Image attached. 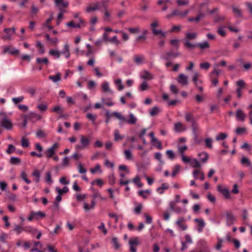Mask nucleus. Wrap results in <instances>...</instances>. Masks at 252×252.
I'll use <instances>...</instances> for the list:
<instances>
[{
  "label": "nucleus",
  "instance_id": "nucleus-43",
  "mask_svg": "<svg viewBox=\"0 0 252 252\" xmlns=\"http://www.w3.org/2000/svg\"><path fill=\"white\" fill-rule=\"evenodd\" d=\"M21 162V159L17 157H11L10 158V162L12 164H18Z\"/></svg>",
  "mask_w": 252,
  "mask_h": 252
},
{
  "label": "nucleus",
  "instance_id": "nucleus-21",
  "mask_svg": "<svg viewBox=\"0 0 252 252\" xmlns=\"http://www.w3.org/2000/svg\"><path fill=\"white\" fill-rule=\"evenodd\" d=\"M101 101L103 103L108 106H112L114 105V102H112L111 98H105L104 97L101 98Z\"/></svg>",
  "mask_w": 252,
  "mask_h": 252
},
{
  "label": "nucleus",
  "instance_id": "nucleus-16",
  "mask_svg": "<svg viewBox=\"0 0 252 252\" xmlns=\"http://www.w3.org/2000/svg\"><path fill=\"white\" fill-rule=\"evenodd\" d=\"M194 221L198 224V231L201 232L205 224L203 220L202 219H195Z\"/></svg>",
  "mask_w": 252,
  "mask_h": 252
},
{
  "label": "nucleus",
  "instance_id": "nucleus-53",
  "mask_svg": "<svg viewBox=\"0 0 252 252\" xmlns=\"http://www.w3.org/2000/svg\"><path fill=\"white\" fill-rule=\"evenodd\" d=\"M36 135L39 138H45L47 136V134L41 130H38L36 132Z\"/></svg>",
  "mask_w": 252,
  "mask_h": 252
},
{
  "label": "nucleus",
  "instance_id": "nucleus-38",
  "mask_svg": "<svg viewBox=\"0 0 252 252\" xmlns=\"http://www.w3.org/2000/svg\"><path fill=\"white\" fill-rule=\"evenodd\" d=\"M185 46L189 49H192L197 47V44H192L189 40H185Z\"/></svg>",
  "mask_w": 252,
  "mask_h": 252
},
{
  "label": "nucleus",
  "instance_id": "nucleus-56",
  "mask_svg": "<svg viewBox=\"0 0 252 252\" xmlns=\"http://www.w3.org/2000/svg\"><path fill=\"white\" fill-rule=\"evenodd\" d=\"M36 46L39 49L40 53L43 54L44 53L45 50H44V47L42 46V45L40 41H37Z\"/></svg>",
  "mask_w": 252,
  "mask_h": 252
},
{
  "label": "nucleus",
  "instance_id": "nucleus-54",
  "mask_svg": "<svg viewBox=\"0 0 252 252\" xmlns=\"http://www.w3.org/2000/svg\"><path fill=\"white\" fill-rule=\"evenodd\" d=\"M190 164L192 165V167L195 168L200 167L201 166L200 163L196 159H193L190 160Z\"/></svg>",
  "mask_w": 252,
  "mask_h": 252
},
{
  "label": "nucleus",
  "instance_id": "nucleus-62",
  "mask_svg": "<svg viewBox=\"0 0 252 252\" xmlns=\"http://www.w3.org/2000/svg\"><path fill=\"white\" fill-rule=\"evenodd\" d=\"M218 33L221 36H225L226 32L224 30V28L222 27H219L218 30Z\"/></svg>",
  "mask_w": 252,
  "mask_h": 252
},
{
  "label": "nucleus",
  "instance_id": "nucleus-5",
  "mask_svg": "<svg viewBox=\"0 0 252 252\" xmlns=\"http://www.w3.org/2000/svg\"><path fill=\"white\" fill-rule=\"evenodd\" d=\"M217 188L218 190L225 197V198H230V192L227 188L223 187L220 185L218 186Z\"/></svg>",
  "mask_w": 252,
  "mask_h": 252
},
{
  "label": "nucleus",
  "instance_id": "nucleus-14",
  "mask_svg": "<svg viewBox=\"0 0 252 252\" xmlns=\"http://www.w3.org/2000/svg\"><path fill=\"white\" fill-rule=\"evenodd\" d=\"M52 111L53 112H57L60 115L59 118H62L65 116V115L63 114V112L64 111L63 109L60 106H55L53 108Z\"/></svg>",
  "mask_w": 252,
  "mask_h": 252
},
{
  "label": "nucleus",
  "instance_id": "nucleus-29",
  "mask_svg": "<svg viewBox=\"0 0 252 252\" xmlns=\"http://www.w3.org/2000/svg\"><path fill=\"white\" fill-rule=\"evenodd\" d=\"M20 177L27 184H29L31 183V181L28 179L27 175L24 171L21 172Z\"/></svg>",
  "mask_w": 252,
  "mask_h": 252
},
{
  "label": "nucleus",
  "instance_id": "nucleus-52",
  "mask_svg": "<svg viewBox=\"0 0 252 252\" xmlns=\"http://www.w3.org/2000/svg\"><path fill=\"white\" fill-rule=\"evenodd\" d=\"M45 36L47 40L51 42L53 44H56L58 42V39L57 38H50L49 35L48 34H46Z\"/></svg>",
  "mask_w": 252,
  "mask_h": 252
},
{
  "label": "nucleus",
  "instance_id": "nucleus-37",
  "mask_svg": "<svg viewBox=\"0 0 252 252\" xmlns=\"http://www.w3.org/2000/svg\"><path fill=\"white\" fill-rule=\"evenodd\" d=\"M132 182L139 188H141L143 186V184L140 182V178L138 176H136L133 180Z\"/></svg>",
  "mask_w": 252,
  "mask_h": 252
},
{
  "label": "nucleus",
  "instance_id": "nucleus-55",
  "mask_svg": "<svg viewBox=\"0 0 252 252\" xmlns=\"http://www.w3.org/2000/svg\"><path fill=\"white\" fill-rule=\"evenodd\" d=\"M166 154L168 158L170 159H173L175 158V154L173 151L171 150L166 151Z\"/></svg>",
  "mask_w": 252,
  "mask_h": 252
},
{
  "label": "nucleus",
  "instance_id": "nucleus-64",
  "mask_svg": "<svg viewBox=\"0 0 252 252\" xmlns=\"http://www.w3.org/2000/svg\"><path fill=\"white\" fill-rule=\"evenodd\" d=\"M200 67L202 69L207 70L210 67V64L208 62L203 63L200 64Z\"/></svg>",
  "mask_w": 252,
  "mask_h": 252
},
{
  "label": "nucleus",
  "instance_id": "nucleus-59",
  "mask_svg": "<svg viewBox=\"0 0 252 252\" xmlns=\"http://www.w3.org/2000/svg\"><path fill=\"white\" fill-rule=\"evenodd\" d=\"M61 53H60L58 50H50L49 51V54L51 55L54 56H55L57 58H60Z\"/></svg>",
  "mask_w": 252,
  "mask_h": 252
},
{
  "label": "nucleus",
  "instance_id": "nucleus-19",
  "mask_svg": "<svg viewBox=\"0 0 252 252\" xmlns=\"http://www.w3.org/2000/svg\"><path fill=\"white\" fill-rule=\"evenodd\" d=\"M185 119L187 122H190L191 125H193V126L195 125V121L194 120L193 117L191 113H187L185 114Z\"/></svg>",
  "mask_w": 252,
  "mask_h": 252
},
{
  "label": "nucleus",
  "instance_id": "nucleus-4",
  "mask_svg": "<svg viewBox=\"0 0 252 252\" xmlns=\"http://www.w3.org/2000/svg\"><path fill=\"white\" fill-rule=\"evenodd\" d=\"M185 219L183 217H180L176 221V224L181 230H186L188 228V225L184 223Z\"/></svg>",
  "mask_w": 252,
  "mask_h": 252
},
{
  "label": "nucleus",
  "instance_id": "nucleus-48",
  "mask_svg": "<svg viewBox=\"0 0 252 252\" xmlns=\"http://www.w3.org/2000/svg\"><path fill=\"white\" fill-rule=\"evenodd\" d=\"M241 163L244 165L247 166H249L251 164V162L249 160V159L246 158V157H242L241 160Z\"/></svg>",
  "mask_w": 252,
  "mask_h": 252
},
{
  "label": "nucleus",
  "instance_id": "nucleus-23",
  "mask_svg": "<svg viewBox=\"0 0 252 252\" xmlns=\"http://www.w3.org/2000/svg\"><path fill=\"white\" fill-rule=\"evenodd\" d=\"M153 33L155 35H160V37H166V33L165 32H162L160 30H157L156 29H152Z\"/></svg>",
  "mask_w": 252,
  "mask_h": 252
},
{
  "label": "nucleus",
  "instance_id": "nucleus-9",
  "mask_svg": "<svg viewBox=\"0 0 252 252\" xmlns=\"http://www.w3.org/2000/svg\"><path fill=\"white\" fill-rule=\"evenodd\" d=\"M101 90L104 93H108L110 94H113V91L109 88V83L106 82H103L101 84Z\"/></svg>",
  "mask_w": 252,
  "mask_h": 252
},
{
  "label": "nucleus",
  "instance_id": "nucleus-40",
  "mask_svg": "<svg viewBox=\"0 0 252 252\" xmlns=\"http://www.w3.org/2000/svg\"><path fill=\"white\" fill-rule=\"evenodd\" d=\"M227 136V134L225 133H220L216 137L217 141L222 140L225 139Z\"/></svg>",
  "mask_w": 252,
  "mask_h": 252
},
{
  "label": "nucleus",
  "instance_id": "nucleus-57",
  "mask_svg": "<svg viewBox=\"0 0 252 252\" xmlns=\"http://www.w3.org/2000/svg\"><path fill=\"white\" fill-rule=\"evenodd\" d=\"M62 200V195L58 193V195L56 197V201L54 202V206L56 208H58L59 206V202Z\"/></svg>",
  "mask_w": 252,
  "mask_h": 252
},
{
  "label": "nucleus",
  "instance_id": "nucleus-2",
  "mask_svg": "<svg viewBox=\"0 0 252 252\" xmlns=\"http://www.w3.org/2000/svg\"><path fill=\"white\" fill-rule=\"evenodd\" d=\"M80 144H77L75 146V149L77 150H84L87 148L90 144V140L88 137L84 135H80Z\"/></svg>",
  "mask_w": 252,
  "mask_h": 252
},
{
  "label": "nucleus",
  "instance_id": "nucleus-61",
  "mask_svg": "<svg viewBox=\"0 0 252 252\" xmlns=\"http://www.w3.org/2000/svg\"><path fill=\"white\" fill-rule=\"evenodd\" d=\"M15 147L13 145L10 144L8 146V147L6 150V152L7 154H10L13 153L15 151Z\"/></svg>",
  "mask_w": 252,
  "mask_h": 252
},
{
  "label": "nucleus",
  "instance_id": "nucleus-13",
  "mask_svg": "<svg viewBox=\"0 0 252 252\" xmlns=\"http://www.w3.org/2000/svg\"><path fill=\"white\" fill-rule=\"evenodd\" d=\"M236 116L237 120L241 121L242 122L244 121L246 117L245 114L241 109L237 110L236 112Z\"/></svg>",
  "mask_w": 252,
  "mask_h": 252
},
{
  "label": "nucleus",
  "instance_id": "nucleus-11",
  "mask_svg": "<svg viewBox=\"0 0 252 252\" xmlns=\"http://www.w3.org/2000/svg\"><path fill=\"white\" fill-rule=\"evenodd\" d=\"M177 81L183 86H186L188 84V77L184 74H180L178 78Z\"/></svg>",
  "mask_w": 252,
  "mask_h": 252
},
{
  "label": "nucleus",
  "instance_id": "nucleus-42",
  "mask_svg": "<svg viewBox=\"0 0 252 252\" xmlns=\"http://www.w3.org/2000/svg\"><path fill=\"white\" fill-rule=\"evenodd\" d=\"M37 108L41 112L45 111L47 109V105L44 103H39L37 105Z\"/></svg>",
  "mask_w": 252,
  "mask_h": 252
},
{
  "label": "nucleus",
  "instance_id": "nucleus-41",
  "mask_svg": "<svg viewBox=\"0 0 252 252\" xmlns=\"http://www.w3.org/2000/svg\"><path fill=\"white\" fill-rule=\"evenodd\" d=\"M66 25L67 26L71 27V28H80L81 27V24L80 23H77L75 24L73 21H70L69 22H68L66 24Z\"/></svg>",
  "mask_w": 252,
  "mask_h": 252
},
{
  "label": "nucleus",
  "instance_id": "nucleus-28",
  "mask_svg": "<svg viewBox=\"0 0 252 252\" xmlns=\"http://www.w3.org/2000/svg\"><path fill=\"white\" fill-rule=\"evenodd\" d=\"M198 156L201 157L200 160L203 163H205L207 161L209 157L208 154L206 153H200L198 154Z\"/></svg>",
  "mask_w": 252,
  "mask_h": 252
},
{
  "label": "nucleus",
  "instance_id": "nucleus-17",
  "mask_svg": "<svg viewBox=\"0 0 252 252\" xmlns=\"http://www.w3.org/2000/svg\"><path fill=\"white\" fill-rule=\"evenodd\" d=\"M129 119L128 120L126 119L125 122L130 125H134L136 123L137 119L133 114L130 113L129 115Z\"/></svg>",
  "mask_w": 252,
  "mask_h": 252
},
{
  "label": "nucleus",
  "instance_id": "nucleus-31",
  "mask_svg": "<svg viewBox=\"0 0 252 252\" xmlns=\"http://www.w3.org/2000/svg\"><path fill=\"white\" fill-rule=\"evenodd\" d=\"M61 74L58 73L56 75L50 76L49 79L52 80L54 82H57L61 80Z\"/></svg>",
  "mask_w": 252,
  "mask_h": 252
},
{
  "label": "nucleus",
  "instance_id": "nucleus-45",
  "mask_svg": "<svg viewBox=\"0 0 252 252\" xmlns=\"http://www.w3.org/2000/svg\"><path fill=\"white\" fill-rule=\"evenodd\" d=\"M111 115L112 116H115L117 118H118L121 121L124 122L126 121L125 118L117 112H115L113 113Z\"/></svg>",
  "mask_w": 252,
  "mask_h": 252
},
{
  "label": "nucleus",
  "instance_id": "nucleus-3",
  "mask_svg": "<svg viewBox=\"0 0 252 252\" xmlns=\"http://www.w3.org/2000/svg\"><path fill=\"white\" fill-rule=\"evenodd\" d=\"M15 31L16 29L14 27L4 29L3 31L7 34V35L2 36V39L4 40H10L11 39L12 35L15 33Z\"/></svg>",
  "mask_w": 252,
  "mask_h": 252
},
{
  "label": "nucleus",
  "instance_id": "nucleus-6",
  "mask_svg": "<svg viewBox=\"0 0 252 252\" xmlns=\"http://www.w3.org/2000/svg\"><path fill=\"white\" fill-rule=\"evenodd\" d=\"M226 221L227 225H231L233 224L236 221L235 216L231 213L228 212H226Z\"/></svg>",
  "mask_w": 252,
  "mask_h": 252
},
{
  "label": "nucleus",
  "instance_id": "nucleus-46",
  "mask_svg": "<svg viewBox=\"0 0 252 252\" xmlns=\"http://www.w3.org/2000/svg\"><path fill=\"white\" fill-rule=\"evenodd\" d=\"M236 85L238 86L237 88H241L243 89L246 86V84L243 80H239L236 82Z\"/></svg>",
  "mask_w": 252,
  "mask_h": 252
},
{
  "label": "nucleus",
  "instance_id": "nucleus-36",
  "mask_svg": "<svg viewBox=\"0 0 252 252\" xmlns=\"http://www.w3.org/2000/svg\"><path fill=\"white\" fill-rule=\"evenodd\" d=\"M144 58L142 56L135 55L134 56V62L137 64H141L143 63Z\"/></svg>",
  "mask_w": 252,
  "mask_h": 252
},
{
  "label": "nucleus",
  "instance_id": "nucleus-33",
  "mask_svg": "<svg viewBox=\"0 0 252 252\" xmlns=\"http://www.w3.org/2000/svg\"><path fill=\"white\" fill-rule=\"evenodd\" d=\"M186 40L195 39L197 37V34L195 32H189L186 34Z\"/></svg>",
  "mask_w": 252,
  "mask_h": 252
},
{
  "label": "nucleus",
  "instance_id": "nucleus-60",
  "mask_svg": "<svg viewBox=\"0 0 252 252\" xmlns=\"http://www.w3.org/2000/svg\"><path fill=\"white\" fill-rule=\"evenodd\" d=\"M87 118L90 120L94 122L96 119V116L92 114L91 113H87L86 115Z\"/></svg>",
  "mask_w": 252,
  "mask_h": 252
},
{
  "label": "nucleus",
  "instance_id": "nucleus-32",
  "mask_svg": "<svg viewBox=\"0 0 252 252\" xmlns=\"http://www.w3.org/2000/svg\"><path fill=\"white\" fill-rule=\"evenodd\" d=\"M33 215L34 216V219L36 220H38L40 218H43L45 216V214L41 211H38L37 212L33 211Z\"/></svg>",
  "mask_w": 252,
  "mask_h": 252
},
{
  "label": "nucleus",
  "instance_id": "nucleus-39",
  "mask_svg": "<svg viewBox=\"0 0 252 252\" xmlns=\"http://www.w3.org/2000/svg\"><path fill=\"white\" fill-rule=\"evenodd\" d=\"M149 88L147 82L146 81H143L139 87V90L141 91H144L148 90Z\"/></svg>",
  "mask_w": 252,
  "mask_h": 252
},
{
  "label": "nucleus",
  "instance_id": "nucleus-20",
  "mask_svg": "<svg viewBox=\"0 0 252 252\" xmlns=\"http://www.w3.org/2000/svg\"><path fill=\"white\" fill-rule=\"evenodd\" d=\"M98 9H99L98 3L96 2V3L94 4V6H92V5L88 6L86 8V11L87 12L89 13V12H91V11H95V10H98Z\"/></svg>",
  "mask_w": 252,
  "mask_h": 252
},
{
  "label": "nucleus",
  "instance_id": "nucleus-51",
  "mask_svg": "<svg viewBox=\"0 0 252 252\" xmlns=\"http://www.w3.org/2000/svg\"><path fill=\"white\" fill-rule=\"evenodd\" d=\"M55 3L57 5H62L63 7L68 5V2L63 1V0H55Z\"/></svg>",
  "mask_w": 252,
  "mask_h": 252
},
{
  "label": "nucleus",
  "instance_id": "nucleus-25",
  "mask_svg": "<svg viewBox=\"0 0 252 252\" xmlns=\"http://www.w3.org/2000/svg\"><path fill=\"white\" fill-rule=\"evenodd\" d=\"M37 64H44L48 65L49 64V61L47 58H37L36 60Z\"/></svg>",
  "mask_w": 252,
  "mask_h": 252
},
{
  "label": "nucleus",
  "instance_id": "nucleus-12",
  "mask_svg": "<svg viewBox=\"0 0 252 252\" xmlns=\"http://www.w3.org/2000/svg\"><path fill=\"white\" fill-rule=\"evenodd\" d=\"M140 77L141 78L143 79L150 80L154 78V76L152 73H151L148 71L144 70L142 72V74H141Z\"/></svg>",
  "mask_w": 252,
  "mask_h": 252
},
{
  "label": "nucleus",
  "instance_id": "nucleus-22",
  "mask_svg": "<svg viewBox=\"0 0 252 252\" xmlns=\"http://www.w3.org/2000/svg\"><path fill=\"white\" fill-rule=\"evenodd\" d=\"M160 109L158 106H154L150 110V114L151 116H155L159 113Z\"/></svg>",
  "mask_w": 252,
  "mask_h": 252
},
{
  "label": "nucleus",
  "instance_id": "nucleus-18",
  "mask_svg": "<svg viewBox=\"0 0 252 252\" xmlns=\"http://www.w3.org/2000/svg\"><path fill=\"white\" fill-rule=\"evenodd\" d=\"M174 129L176 132H181L184 131L186 127L181 123H177L175 124Z\"/></svg>",
  "mask_w": 252,
  "mask_h": 252
},
{
  "label": "nucleus",
  "instance_id": "nucleus-30",
  "mask_svg": "<svg viewBox=\"0 0 252 252\" xmlns=\"http://www.w3.org/2000/svg\"><path fill=\"white\" fill-rule=\"evenodd\" d=\"M197 47H199L201 49H204L209 48L210 45L207 41H204L202 43H197Z\"/></svg>",
  "mask_w": 252,
  "mask_h": 252
},
{
  "label": "nucleus",
  "instance_id": "nucleus-24",
  "mask_svg": "<svg viewBox=\"0 0 252 252\" xmlns=\"http://www.w3.org/2000/svg\"><path fill=\"white\" fill-rule=\"evenodd\" d=\"M114 140L116 141H118L120 140H122L124 138L123 136H121L120 134L119 130L118 129H115L114 132Z\"/></svg>",
  "mask_w": 252,
  "mask_h": 252
},
{
  "label": "nucleus",
  "instance_id": "nucleus-10",
  "mask_svg": "<svg viewBox=\"0 0 252 252\" xmlns=\"http://www.w3.org/2000/svg\"><path fill=\"white\" fill-rule=\"evenodd\" d=\"M205 16V14L203 13L201 10H199L198 14L195 18L190 17L189 18L188 21L190 22H197L199 21L201 19L203 18Z\"/></svg>",
  "mask_w": 252,
  "mask_h": 252
},
{
  "label": "nucleus",
  "instance_id": "nucleus-58",
  "mask_svg": "<svg viewBox=\"0 0 252 252\" xmlns=\"http://www.w3.org/2000/svg\"><path fill=\"white\" fill-rule=\"evenodd\" d=\"M124 155H125L126 158L127 159H130L132 158V154L130 150H125L124 151Z\"/></svg>",
  "mask_w": 252,
  "mask_h": 252
},
{
  "label": "nucleus",
  "instance_id": "nucleus-47",
  "mask_svg": "<svg viewBox=\"0 0 252 252\" xmlns=\"http://www.w3.org/2000/svg\"><path fill=\"white\" fill-rule=\"evenodd\" d=\"M24 99V97L23 96H21L18 97H13L12 100L14 104H17L22 102Z\"/></svg>",
  "mask_w": 252,
  "mask_h": 252
},
{
  "label": "nucleus",
  "instance_id": "nucleus-35",
  "mask_svg": "<svg viewBox=\"0 0 252 252\" xmlns=\"http://www.w3.org/2000/svg\"><path fill=\"white\" fill-rule=\"evenodd\" d=\"M56 190L59 194L62 195L63 193L67 192L68 191V189L66 186L64 187L63 189H61L59 187H56Z\"/></svg>",
  "mask_w": 252,
  "mask_h": 252
},
{
  "label": "nucleus",
  "instance_id": "nucleus-34",
  "mask_svg": "<svg viewBox=\"0 0 252 252\" xmlns=\"http://www.w3.org/2000/svg\"><path fill=\"white\" fill-rule=\"evenodd\" d=\"M199 73L195 72V73H194V74L192 77V81L194 83L195 86H197V84H198V83H202L201 81L198 80V78L199 77Z\"/></svg>",
  "mask_w": 252,
  "mask_h": 252
},
{
  "label": "nucleus",
  "instance_id": "nucleus-49",
  "mask_svg": "<svg viewBox=\"0 0 252 252\" xmlns=\"http://www.w3.org/2000/svg\"><path fill=\"white\" fill-rule=\"evenodd\" d=\"M116 85L118 87V89L119 91L122 90L124 89V86L122 84V80L118 79L115 81Z\"/></svg>",
  "mask_w": 252,
  "mask_h": 252
},
{
  "label": "nucleus",
  "instance_id": "nucleus-27",
  "mask_svg": "<svg viewBox=\"0 0 252 252\" xmlns=\"http://www.w3.org/2000/svg\"><path fill=\"white\" fill-rule=\"evenodd\" d=\"M112 242L113 243V244L114 245V248L115 250H117L120 248L121 245L119 243L118 239L117 237H112Z\"/></svg>",
  "mask_w": 252,
  "mask_h": 252
},
{
  "label": "nucleus",
  "instance_id": "nucleus-26",
  "mask_svg": "<svg viewBox=\"0 0 252 252\" xmlns=\"http://www.w3.org/2000/svg\"><path fill=\"white\" fill-rule=\"evenodd\" d=\"M218 65H219L217 64L214 65V69L213 71L210 73L211 76H213V75L214 74H216L217 76V77L220 74V73H221V70L217 68V67H218Z\"/></svg>",
  "mask_w": 252,
  "mask_h": 252
},
{
  "label": "nucleus",
  "instance_id": "nucleus-63",
  "mask_svg": "<svg viewBox=\"0 0 252 252\" xmlns=\"http://www.w3.org/2000/svg\"><path fill=\"white\" fill-rule=\"evenodd\" d=\"M128 30L131 33H137L140 32V28L139 27L129 28Z\"/></svg>",
  "mask_w": 252,
  "mask_h": 252
},
{
  "label": "nucleus",
  "instance_id": "nucleus-1",
  "mask_svg": "<svg viewBox=\"0 0 252 252\" xmlns=\"http://www.w3.org/2000/svg\"><path fill=\"white\" fill-rule=\"evenodd\" d=\"M1 118L0 119V126L3 128L11 130L13 127V124L11 121L7 118L5 114L0 113Z\"/></svg>",
  "mask_w": 252,
  "mask_h": 252
},
{
  "label": "nucleus",
  "instance_id": "nucleus-8",
  "mask_svg": "<svg viewBox=\"0 0 252 252\" xmlns=\"http://www.w3.org/2000/svg\"><path fill=\"white\" fill-rule=\"evenodd\" d=\"M58 147V144L56 143L54 144L52 147L49 148L46 151V156L48 158L52 157L55 154L56 149Z\"/></svg>",
  "mask_w": 252,
  "mask_h": 252
},
{
  "label": "nucleus",
  "instance_id": "nucleus-50",
  "mask_svg": "<svg viewBox=\"0 0 252 252\" xmlns=\"http://www.w3.org/2000/svg\"><path fill=\"white\" fill-rule=\"evenodd\" d=\"M108 41L111 43H115L116 46H118L120 43V41L118 40L117 36L116 35L110 38Z\"/></svg>",
  "mask_w": 252,
  "mask_h": 252
},
{
  "label": "nucleus",
  "instance_id": "nucleus-44",
  "mask_svg": "<svg viewBox=\"0 0 252 252\" xmlns=\"http://www.w3.org/2000/svg\"><path fill=\"white\" fill-rule=\"evenodd\" d=\"M204 141H205L206 147H207L210 149L212 148V147H213V145H212L213 140L212 139L208 138L205 139Z\"/></svg>",
  "mask_w": 252,
  "mask_h": 252
},
{
  "label": "nucleus",
  "instance_id": "nucleus-15",
  "mask_svg": "<svg viewBox=\"0 0 252 252\" xmlns=\"http://www.w3.org/2000/svg\"><path fill=\"white\" fill-rule=\"evenodd\" d=\"M26 118L31 120H39L41 119V116L35 113L30 112L26 115Z\"/></svg>",
  "mask_w": 252,
  "mask_h": 252
},
{
  "label": "nucleus",
  "instance_id": "nucleus-7",
  "mask_svg": "<svg viewBox=\"0 0 252 252\" xmlns=\"http://www.w3.org/2000/svg\"><path fill=\"white\" fill-rule=\"evenodd\" d=\"M232 11L234 16L237 18H242L243 17V11L238 6H232Z\"/></svg>",
  "mask_w": 252,
  "mask_h": 252
}]
</instances>
